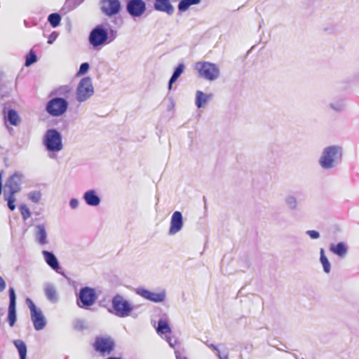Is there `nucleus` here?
Listing matches in <instances>:
<instances>
[{
    "label": "nucleus",
    "mask_w": 359,
    "mask_h": 359,
    "mask_svg": "<svg viewBox=\"0 0 359 359\" xmlns=\"http://www.w3.org/2000/svg\"><path fill=\"white\" fill-rule=\"evenodd\" d=\"M342 156V147L339 145H331L323 149L318 162L323 169L330 170L341 163Z\"/></svg>",
    "instance_id": "nucleus-2"
},
{
    "label": "nucleus",
    "mask_w": 359,
    "mask_h": 359,
    "mask_svg": "<svg viewBox=\"0 0 359 359\" xmlns=\"http://www.w3.org/2000/svg\"><path fill=\"white\" fill-rule=\"evenodd\" d=\"M42 254L47 264L57 273H62L60 271L62 268L55 255L53 252L47 250H43Z\"/></svg>",
    "instance_id": "nucleus-18"
},
{
    "label": "nucleus",
    "mask_w": 359,
    "mask_h": 359,
    "mask_svg": "<svg viewBox=\"0 0 359 359\" xmlns=\"http://www.w3.org/2000/svg\"><path fill=\"white\" fill-rule=\"evenodd\" d=\"M213 94L204 93L201 90H197L196 93L195 104L198 109L205 107L207 104L213 98Z\"/></svg>",
    "instance_id": "nucleus-21"
},
{
    "label": "nucleus",
    "mask_w": 359,
    "mask_h": 359,
    "mask_svg": "<svg viewBox=\"0 0 359 359\" xmlns=\"http://www.w3.org/2000/svg\"><path fill=\"white\" fill-rule=\"evenodd\" d=\"M13 343L18 351L20 359H27V348L25 343L21 339H15Z\"/></svg>",
    "instance_id": "nucleus-27"
},
{
    "label": "nucleus",
    "mask_w": 359,
    "mask_h": 359,
    "mask_svg": "<svg viewBox=\"0 0 359 359\" xmlns=\"http://www.w3.org/2000/svg\"><path fill=\"white\" fill-rule=\"evenodd\" d=\"M71 92V88L69 86H62L51 92V95H57L67 98Z\"/></svg>",
    "instance_id": "nucleus-30"
},
{
    "label": "nucleus",
    "mask_w": 359,
    "mask_h": 359,
    "mask_svg": "<svg viewBox=\"0 0 359 359\" xmlns=\"http://www.w3.org/2000/svg\"><path fill=\"white\" fill-rule=\"evenodd\" d=\"M41 198V193L39 191H31L28 194V198L34 203H38Z\"/></svg>",
    "instance_id": "nucleus-40"
},
{
    "label": "nucleus",
    "mask_w": 359,
    "mask_h": 359,
    "mask_svg": "<svg viewBox=\"0 0 359 359\" xmlns=\"http://www.w3.org/2000/svg\"><path fill=\"white\" fill-rule=\"evenodd\" d=\"M135 292L141 297L154 303L163 302L166 298V292L165 290L156 293L143 287H138L135 289Z\"/></svg>",
    "instance_id": "nucleus-10"
},
{
    "label": "nucleus",
    "mask_w": 359,
    "mask_h": 359,
    "mask_svg": "<svg viewBox=\"0 0 359 359\" xmlns=\"http://www.w3.org/2000/svg\"><path fill=\"white\" fill-rule=\"evenodd\" d=\"M26 304L30 310V313H32V312H34L39 309L36 308V306H35V304L32 302V300L29 298L26 299Z\"/></svg>",
    "instance_id": "nucleus-43"
},
{
    "label": "nucleus",
    "mask_w": 359,
    "mask_h": 359,
    "mask_svg": "<svg viewBox=\"0 0 359 359\" xmlns=\"http://www.w3.org/2000/svg\"><path fill=\"white\" fill-rule=\"evenodd\" d=\"M94 346L97 351L109 354L114 348V341L111 338L97 337Z\"/></svg>",
    "instance_id": "nucleus-14"
},
{
    "label": "nucleus",
    "mask_w": 359,
    "mask_h": 359,
    "mask_svg": "<svg viewBox=\"0 0 359 359\" xmlns=\"http://www.w3.org/2000/svg\"><path fill=\"white\" fill-rule=\"evenodd\" d=\"M6 287L4 280L0 276V292L3 291Z\"/></svg>",
    "instance_id": "nucleus-49"
},
{
    "label": "nucleus",
    "mask_w": 359,
    "mask_h": 359,
    "mask_svg": "<svg viewBox=\"0 0 359 359\" xmlns=\"http://www.w3.org/2000/svg\"><path fill=\"white\" fill-rule=\"evenodd\" d=\"M8 293L10 302L8 306V321L9 325L13 327L16 321V295L14 288L10 287Z\"/></svg>",
    "instance_id": "nucleus-15"
},
{
    "label": "nucleus",
    "mask_w": 359,
    "mask_h": 359,
    "mask_svg": "<svg viewBox=\"0 0 359 359\" xmlns=\"http://www.w3.org/2000/svg\"><path fill=\"white\" fill-rule=\"evenodd\" d=\"M201 0H180L177 8L180 12H184L192 5L198 4Z\"/></svg>",
    "instance_id": "nucleus-31"
},
{
    "label": "nucleus",
    "mask_w": 359,
    "mask_h": 359,
    "mask_svg": "<svg viewBox=\"0 0 359 359\" xmlns=\"http://www.w3.org/2000/svg\"><path fill=\"white\" fill-rule=\"evenodd\" d=\"M68 108V102L63 97H54L50 99L46 106V110L52 116H60L66 112Z\"/></svg>",
    "instance_id": "nucleus-7"
},
{
    "label": "nucleus",
    "mask_w": 359,
    "mask_h": 359,
    "mask_svg": "<svg viewBox=\"0 0 359 359\" xmlns=\"http://www.w3.org/2000/svg\"><path fill=\"white\" fill-rule=\"evenodd\" d=\"M69 205L72 209H76L79 206V201L76 198H72L69 201Z\"/></svg>",
    "instance_id": "nucleus-47"
},
{
    "label": "nucleus",
    "mask_w": 359,
    "mask_h": 359,
    "mask_svg": "<svg viewBox=\"0 0 359 359\" xmlns=\"http://www.w3.org/2000/svg\"><path fill=\"white\" fill-rule=\"evenodd\" d=\"M100 6L102 13L107 16L116 15L121 11L119 0H100Z\"/></svg>",
    "instance_id": "nucleus-11"
},
{
    "label": "nucleus",
    "mask_w": 359,
    "mask_h": 359,
    "mask_svg": "<svg viewBox=\"0 0 359 359\" xmlns=\"http://www.w3.org/2000/svg\"><path fill=\"white\" fill-rule=\"evenodd\" d=\"M183 227V216L181 212L175 211L172 213L170 219L169 235H175L182 230Z\"/></svg>",
    "instance_id": "nucleus-16"
},
{
    "label": "nucleus",
    "mask_w": 359,
    "mask_h": 359,
    "mask_svg": "<svg viewBox=\"0 0 359 359\" xmlns=\"http://www.w3.org/2000/svg\"><path fill=\"white\" fill-rule=\"evenodd\" d=\"M58 34L56 32H53L48 36L47 43L52 44L57 38Z\"/></svg>",
    "instance_id": "nucleus-46"
},
{
    "label": "nucleus",
    "mask_w": 359,
    "mask_h": 359,
    "mask_svg": "<svg viewBox=\"0 0 359 359\" xmlns=\"http://www.w3.org/2000/svg\"><path fill=\"white\" fill-rule=\"evenodd\" d=\"M154 8L157 11L165 12L168 15H172L175 11V8L170 0H155Z\"/></svg>",
    "instance_id": "nucleus-19"
},
{
    "label": "nucleus",
    "mask_w": 359,
    "mask_h": 359,
    "mask_svg": "<svg viewBox=\"0 0 359 359\" xmlns=\"http://www.w3.org/2000/svg\"><path fill=\"white\" fill-rule=\"evenodd\" d=\"M292 355L295 358V359H299V358H297V355H295L294 353H293V354H292Z\"/></svg>",
    "instance_id": "nucleus-54"
},
{
    "label": "nucleus",
    "mask_w": 359,
    "mask_h": 359,
    "mask_svg": "<svg viewBox=\"0 0 359 359\" xmlns=\"http://www.w3.org/2000/svg\"><path fill=\"white\" fill-rule=\"evenodd\" d=\"M46 298L52 303H55L58 300V296L55 286L51 283H46L44 288Z\"/></svg>",
    "instance_id": "nucleus-24"
},
{
    "label": "nucleus",
    "mask_w": 359,
    "mask_h": 359,
    "mask_svg": "<svg viewBox=\"0 0 359 359\" xmlns=\"http://www.w3.org/2000/svg\"><path fill=\"white\" fill-rule=\"evenodd\" d=\"M83 1L84 0H66L63 6L60 9V13L62 14H67L81 5Z\"/></svg>",
    "instance_id": "nucleus-25"
},
{
    "label": "nucleus",
    "mask_w": 359,
    "mask_h": 359,
    "mask_svg": "<svg viewBox=\"0 0 359 359\" xmlns=\"http://www.w3.org/2000/svg\"><path fill=\"white\" fill-rule=\"evenodd\" d=\"M217 355L219 359H229V352L225 348L224 351H220L219 349L217 351Z\"/></svg>",
    "instance_id": "nucleus-45"
},
{
    "label": "nucleus",
    "mask_w": 359,
    "mask_h": 359,
    "mask_svg": "<svg viewBox=\"0 0 359 359\" xmlns=\"http://www.w3.org/2000/svg\"><path fill=\"white\" fill-rule=\"evenodd\" d=\"M37 61V55L36 53L31 49L29 52L27 54L25 57V67H29L32 64L35 63Z\"/></svg>",
    "instance_id": "nucleus-35"
},
{
    "label": "nucleus",
    "mask_w": 359,
    "mask_h": 359,
    "mask_svg": "<svg viewBox=\"0 0 359 359\" xmlns=\"http://www.w3.org/2000/svg\"><path fill=\"white\" fill-rule=\"evenodd\" d=\"M184 70V65L183 63H180L177 65V67L175 69L172 75L171 76L170 81L168 82V89L171 90L172 83H175L177 79L181 76Z\"/></svg>",
    "instance_id": "nucleus-28"
},
{
    "label": "nucleus",
    "mask_w": 359,
    "mask_h": 359,
    "mask_svg": "<svg viewBox=\"0 0 359 359\" xmlns=\"http://www.w3.org/2000/svg\"><path fill=\"white\" fill-rule=\"evenodd\" d=\"M83 198L86 203L90 206H97L101 202L100 196L94 189H90L86 191Z\"/></svg>",
    "instance_id": "nucleus-22"
},
{
    "label": "nucleus",
    "mask_w": 359,
    "mask_h": 359,
    "mask_svg": "<svg viewBox=\"0 0 359 359\" xmlns=\"http://www.w3.org/2000/svg\"><path fill=\"white\" fill-rule=\"evenodd\" d=\"M164 337L170 347L175 348V350L177 349L176 347L179 344V341L175 337L172 336L171 334L170 335L168 334Z\"/></svg>",
    "instance_id": "nucleus-39"
},
{
    "label": "nucleus",
    "mask_w": 359,
    "mask_h": 359,
    "mask_svg": "<svg viewBox=\"0 0 359 359\" xmlns=\"http://www.w3.org/2000/svg\"><path fill=\"white\" fill-rule=\"evenodd\" d=\"M306 235H308L311 239H318L320 238V233L318 231L316 230H308L306 231Z\"/></svg>",
    "instance_id": "nucleus-44"
},
{
    "label": "nucleus",
    "mask_w": 359,
    "mask_h": 359,
    "mask_svg": "<svg viewBox=\"0 0 359 359\" xmlns=\"http://www.w3.org/2000/svg\"><path fill=\"white\" fill-rule=\"evenodd\" d=\"M285 203L287 208L292 211L297 210L298 201L295 194H289L285 198Z\"/></svg>",
    "instance_id": "nucleus-29"
},
{
    "label": "nucleus",
    "mask_w": 359,
    "mask_h": 359,
    "mask_svg": "<svg viewBox=\"0 0 359 359\" xmlns=\"http://www.w3.org/2000/svg\"><path fill=\"white\" fill-rule=\"evenodd\" d=\"M1 149H2V147L0 145V150H1Z\"/></svg>",
    "instance_id": "nucleus-56"
},
{
    "label": "nucleus",
    "mask_w": 359,
    "mask_h": 359,
    "mask_svg": "<svg viewBox=\"0 0 359 359\" xmlns=\"http://www.w3.org/2000/svg\"><path fill=\"white\" fill-rule=\"evenodd\" d=\"M39 24V20L36 18H29L24 20V25L26 27H32Z\"/></svg>",
    "instance_id": "nucleus-41"
},
{
    "label": "nucleus",
    "mask_w": 359,
    "mask_h": 359,
    "mask_svg": "<svg viewBox=\"0 0 359 359\" xmlns=\"http://www.w3.org/2000/svg\"><path fill=\"white\" fill-rule=\"evenodd\" d=\"M117 37V32L114 29L105 28L103 24L94 27L90 32L88 36L89 43L94 48H98L114 41Z\"/></svg>",
    "instance_id": "nucleus-1"
},
{
    "label": "nucleus",
    "mask_w": 359,
    "mask_h": 359,
    "mask_svg": "<svg viewBox=\"0 0 359 359\" xmlns=\"http://www.w3.org/2000/svg\"><path fill=\"white\" fill-rule=\"evenodd\" d=\"M195 68L200 77L208 81H214L219 76V69L214 64L209 62H198Z\"/></svg>",
    "instance_id": "nucleus-6"
},
{
    "label": "nucleus",
    "mask_w": 359,
    "mask_h": 359,
    "mask_svg": "<svg viewBox=\"0 0 359 359\" xmlns=\"http://www.w3.org/2000/svg\"><path fill=\"white\" fill-rule=\"evenodd\" d=\"M126 11L132 17H140L146 11V4L143 0H128Z\"/></svg>",
    "instance_id": "nucleus-13"
},
{
    "label": "nucleus",
    "mask_w": 359,
    "mask_h": 359,
    "mask_svg": "<svg viewBox=\"0 0 359 359\" xmlns=\"http://www.w3.org/2000/svg\"><path fill=\"white\" fill-rule=\"evenodd\" d=\"M320 260L323 265V270L325 273H328L330 272L331 265H330V263L328 259L327 258V257L325 255V251H324L323 248L320 249Z\"/></svg>",
    "instance_id": "nucleus-32"
},
{
    "label": "nucleus",
    "mask_w": 359,
    "mask_h": 359,
    "mask_svg": "<svg viewBox=\"0 0 359 359\" xmlns=\"http://www.w3.org/2000/svg\"><path fill=\"white\" fill-rule=\"evenodd\" d=\"M135 308L123 295L116 294L111 299V308L109 312L118 318H126L131 316Z\"/></svg>",
    "instance_id": "nucleus-3"
},
{
    "label": "nucleus",
    "mask_w": 359,
    "mask_h": 359,
    "mask_svg": "<svg viewBox=\"0 0 359 359\" xmlns=\"http://www.w3.org/2000/svg\"><path fill=\"white\" fill-rule=\"evenodd\" d=\"M207 346L215 351H217L219 350L218 347L213 344H207Z\"/></svg>",
    "instance_id": "nucleus-50"
},
{
    "label": "nucleus",
    "mask_w": 359,
    "mask_h": 359,
    "mask_svg": "<svg viewBox=\"0 0 359 359\" xmlns=\"http://www.w3.org/2000/svg\"><path fill=\"white\" fill-rule=\"evenodd\" d=\"M330 250L340 257H344L348 252V248L344 242H339L337 244H331Z\"/></svg>",
    "instance_id": "nucleus-23"
},
{
    "label": "nucleus",
    "mask_w": 359,
    "mask_h": 359,
    "mask_svg": "<svg viewBox=\"0 0 359 359\" xmlns=\"http://www.w3.org/2000/svg\"><path fill=\"white\" fill-rule=\"evenodd\" d=\"M171 102H172V105L173 107L174 106V103H173V100H171Z\"/></svg>",
    "instance_id": "nucleus-55"
},
{
    "label": "nucleus",
    "mask_w": 359,
    "mask_h": 359,
    "mask_svg": "<svg viewBox=\"0 0 359 359\" xmlns=\"http://www.w3.org/2000/svg\"><path fill=\"white\" fill-rule=\"evenodd\" d=\"M24 179V175L20 172H15L6 181L4 192L15 194L21 190V184Z\"/></svg>",
    "instance_id": "nucleus-9"
},
{
    "label": "nucleus",
    "mask_w": 359,
    "mask_h": 359,
    "mask_svg": "<svg viewBox=\"0 0 359 359\" xmlns=\"http://www.w3.org/2000/svg\"><path fill=\"white\" fill-rule=\"evenodd\" d=\"M73 327L77 331H83L87 329V326L86 325L84 320L81 319L75 320L73 323Z\"/></svg>",
    "instance_id": "nucleus-38"
},
{
    "label": "nucleus",
    "mask_w": 359,
    "mask_h": 359,
    "mask_svg": "<svg viewBox=\"0 0 359 359\" xmlns=\"http://www.w3.org/2000/svg\"><path fill=\"white\" fill-rule=\"evenodd\" d=\"M31 318L33 323L34 327L36 330H41L46 327V318L40 309H38L37 311L32 312L31 313Z\"/></svg>",
    "instance_id": "nucleus-20"
},
{
    "label": "nucleus",
    "mask_w": 359,
    "mask_h": 359,
    "mask_svg": "<svg viewBox=\"0 0 359 359\" xmlns=\"http://www.w3.org/2000/svg\"><path fill=\"white\" fill-rule=\"evenodd\" d=\"M43 143L46 150L51 152L60 151L63 147L60 133L53 128L47 130L43 136Z\"/></svg>",
    "instance_id": "nucleus-4"
},
{
    "label": "nucleus",
    "mask_w": 359,
    "mask_h": 359,
    "mask_svg": "<svg viewBox=\"0 0 359 359\" xmlns=\"http://www.w3.org/2000/svg\"><path fill=\"white\" fill-rule=\"evenodd\" d=\"M14 195L15 194H11L10 193L4 192V200L7 201L8 208L11 210H14L15 209V198Z\"/></svg>",
    "instance_id": "nucleus-33"
},
{
    "label": "nucleus",
    "mask_w": 359,
    "mask_h": 359,
    "mask_svg": "<svg viewBox=\"0 0 359 359\" xmlns=\"http://www.w3.org/2000/svg\"><path fill=\"white\" fill-rule=\"evenodd\" d=\"M19 210L24 221H26L31 216L29 209L25 204H21L19 206Z\"/></svg>",
    "instance_id": "nucleus-37"
},
{
    "label": "nucleus",
    "mask_w": 359,
    "mask_h": 359,
    "mask_svg": "<svg viewBox=\"0 0 359 359\" xmlns=\"http://www.w3.org/2000/svg\"><path fill=\"white\" fill-rule=\"evenodd\" d=\"M34 238L36 242L40 245H44L48 243V234L45 224H41L35 226Z\"/></svg>",
    "instance_id": "nucleus-17"
},
{
    "label": "nucleus",
    "mask_w": 359,
    "mask_h": 359,
    "mask_svg": "<svg viewBox=\"0 0 359 359\" xmlns=\"http://www.w3.org/2000/svg\"><path fill=\"white\" fill-rule=\"evenodd\" d=\"M2 192V174L0 172V194Z\"/></svg>",
    "instance_id": "nucleus-52"
},
{
    "label": "nucleus",
    "mask_w": 359,
    "mask_h": 359,
    "mask_svg": "<svg viewBox=\"0 0 359 359\" xmlns=\"http://www.w3.org/2000/svg\"><path fill=\"white\" fill-rule=\"evenodd\" d=\"M158 318V325L156 328V332L161 337H163L166 335H170L172 334L171 328L169 325V318L166 313L160 311L156 315Z\"/></svg>",
    "instance_id": "nucleus-12"
},
{
    "label": "nucleus",
    "mask_w": 359,
    "mask_h": 359,
    "mask_svg": "<svg viewBox=\"0 0 359 359\" xmlns=\"http://www.w3.org/2000/svg\"><path fill=\"white\" fill-rule=\"evenodd\" d=\"M96 299L95 290L90 287H82L76 294V304L81 309H89L95 304Z\"/></svg>",
    "instance_id": "nucleus-5"
},
{
    "label": "nucleus",
    "mask_w": 359,
    "mask_h": 359,
    "mask_svg": "<svg viewBox=\"0 0 359 359\" xmlns=\"http://www.w3.org/2000/svg\"><path fill=\"white\" fill-rule=\"evenodd\" d=\"M4 120L8 122L11 125L17 126L20 123V118L18 112L13 109L8 111L7 114L4 115Z\"/></svg>",
    "instance_id": "nucleus-26"
},
{
    "label": "nucleus",
    "mask_w": 359,
    "mask_h": 359,
    "mask_svg": "<svg viewBox=\"0 0 359 359\" xmlns=\"http://www.w3.org/2000/svg\"><path fill=\"white\" fill-rule=\"evenodd\" d=\"M281 347H277L276 346V347L278 348V350L279 351H285V352H287V351H286L285 349H284V348H286V346L285 344H281ZM273 346H275V345H273Z\"/></svg>",
    "instance_id": "nucleus-51"
},
{
    "label": "nucleus",
    "mask_w": 359,
    "mask_h": 359,
    "mask_svg": "<svg viewBox=\"0 0 359 359\" xmlns=\"http://www.w3.org/2000/svg\"><path fill=\"white\" fill-rule=\"evenodd\" d=\"M94 93L92 80L86 76L81 79L76 88V100L83 102L90 97Z\"/></svg>",
    "instance_id": "nucleus-8"
},
{
    "label": "nucleus",
    "mask_w": 359,
    "mask_h": 359,
    "mask_svg": "<svg viewBox=\"0 0 359 359\" xmlns=\"http://www.w3.org/2000/svg\"><path fill=\"white\" fill-rule=\"evenodd\" d=\"M90 65L88 62H83L80 65L79 69L78 71L77 75H83L85 74L89 69Z\"/></svg>",
    "instance_id": "nucleus-42"
},
{
    "label": "nucleus",
    "mask_w": 359,
    "mask_h": 359,
    "mask_svg": "<svg viewBox=\"0 0 359 359\" xmlns=\"http://www.w3.org/2000/svg\"><path fill=\"white\" fill-rule=\"evenodd\" d=\"M107 359H121L120 358L109 357Z\"/></svg>",
    "instance_id": "nucleus-53"
},
{
    "label": "nucleus",
    "mask_w": 359,
    "mask_h": 359,
    "mask_svg": "<svg viewBox=\"0 0 359 359\" xmlns=\"http://www.w3.org/2000/svg\"><path fill=\"white\" fill-rule=\"evenodd\" d=\"M175 354L176 359H187V358L186 356H184L177 349L175 350Z\"/></svg>",
    "instance_id": "nucleus-48"
},
{
    "label": "nucleus",
    "mask_w": 359,
    "mask_h": 359,
    "mask_svg": "<svg viewBox=\"0 0 359 359\" xmlns=\"http://www.w3.org/2000/svg\"><path fill=\"white\" fill-rule=\"evenodd\" d=\"M329 106L335 111H341L344 109V101L343 99H339L335 102H331Z\"/></svg>",
    "instance_id": "nucleus-36"
},
{
    "label": "nucleus",
    "mask_w": 359,
    "mask_h": 359,
    "mask_svg": "<svg viewBox=\"0 0 359 359\" xmlns=\"http://www.w3.org/2000/svg\"><path fill=\"white\" fill-rule=\"evenodd\" d=\"M48 21L53 27H57L61 21V16L57 13H53L48 15Z\"/></svg>",
    "instance_id": "nucleus-34"
}]
</instances>
